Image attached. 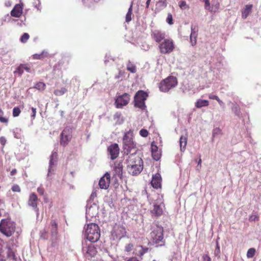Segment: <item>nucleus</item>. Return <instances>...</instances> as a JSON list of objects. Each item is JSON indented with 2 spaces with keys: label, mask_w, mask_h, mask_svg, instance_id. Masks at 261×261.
Segmentation results:
<instances>
[{
  "label": "nucleus",
  "mask_w": 261,
  "mask_h": 261,
  "mask_svg": "<svg viewBox=\"0 0 261 261\" xmlns=\"http://www.w3.org/2000/svg\"><path fill=\"white\" fill-rule=\"evenodd\" d=\"M126 163L128 172L133 176L139 174L143 170V162L142 158L137 154L136 150L129 155Z\"/></svg>",
  "instance_id": "nucleus-1"
},
{
  "label": "nucleus",
  "mask_w": 261,
  "mask_h": 261,
  "mask_svg": "<svg viewBox=\"0 0 261 261\" xmlns=\"http://www.w3.org/2000/svg\"><path fill=\"white\" fill-rule=\"evenodd\" d=\"M177 83L176 77L169 76L161 82L159 85V89L162 92H167L169 90L176 86Z\"/></svg>",
  "instance_id": "nucleus-2"
},
{
  "label": "nucleus",
  "mask_w": 261,
  "mask_h": 261,
  "mask_svg": "<svg viewBox=\"0 0 261 261\" xmlns=\"http://www.w3.org/2000/svg\"><path fill=\"white\" fill-rule=\"evenodd\" d=\"M148 93L143 90L138 91L134 96V106L142 110L146 109L145 101L148 97Z\"/></svg>",
  "instance_id": "nucleus-3"
},
{
  "label": "nucleus",
  "mask_w": 261,
  "mask_h": 261,
  "mask_svg": "<svg viewBox=\"0 0 261 261\" xmlns=\"http://www.w3.org/2000/svg\"><path fill=\"white\" fill-rule=\"evenodd\" d=\"M123 150L125 154L130 153L133 149L136 148V143L133 139L132 133L128 132L125 134L123 138Z\"/></svg>",
  "instance_id": "nucleus-4"
},
{
  "label": "nucleus",
  "mask_w": 261,
  "mask_h": 261,
  "mask_svg": "<svg viewBox=\"0 0 261 261\" xmlns=\"http://www.w3.org/2000/svg\"><path fill=\"white\" fill-rule=\"evenodd\" d=\"M150 237L153 243L158 244V246L165 245V241L164 240L163 229H153L150 233Z\"/></svg>",
  "instance_id": "nucleus-5"
},
{
  "label": "nucleus",
  "mask_w": 261,
  "mask_h": 261,
  "mask_svg": "<svg viewBox=\"0 0 261 261\" xmlns=\"http://www.w3.org/2000/svg\"><path fill=\"white\" fill-rule=\"evenodd\" d=\"M159 48L161 53L163 54H167L171 53L174 48V45L172 40L164 39V41L160 44Z\"/></svg>",
  "instance_id": "nucleus-6"
},
{
  "label": "nucleus",
  "mask_w": 261,
  "mask_h": 261,
  "mask_svg": "<svg viewBox=\"0 0 261 261\" xmlns=\"http://www.w3.org/2000/svg\"><path fill=\"white\" fill-rule=\"evenodd\" d=\"M72 138V130L70 127L66 126L60 134V145L65 147Z\"/></svg>",
  "instance_id": "nucleus-7"
},
{
  "label": "nucleus",
  "mask_w": 261,
  "mask_h": 261,
  "mask_svg": "<svg viewBox=\"0 0 261 261\" xmlns=\"http://www.w3.org/2000/svg\"><path fill=\"white\" fill-rule=\"evenodd\" d=\"M58 160V154L56 152L53 151L50 156L49 167L48 169L47 177H49L54 173L55 170V167Z\"/></svg>",
  "instance_id": "nucleus-8"
},
{
  "label": "nucleus",
  "mask_w": 261,
  "mask_h": 261,
  "mask_svg": "<svg viewBox=\"0 0 261 261\" xmlns=\"http://www.w3.org/2000/svg\"><path fill=\"white\" fill-rule=\"evenodd\" d=\"M130 100V96L128 94L125 93L117 97L115 100V104L116 108H121L123 106H126Z\"/></svg>",
  "instance_id": "nucleus-9"
},
{
  "label": "nucleus",
  "mask_w": 261,
  "mask_h": 261,
  "mask_svg": "<svg viewBox=\"0 0 261 261\" xmlns=\"http://www.w3.org/2000/svg\"><path fill=\"white\" fill-rule=\"evenodd\" d=\"M87 239L91 242H97L100 238V229H86Z\"/></svg>",
  "instance_id": "nucleus-10"
},
{
  "label": "nucleus",
  "mask_w": 261,
  "mask_h": 261,
  "mask_svg": "<svg viewBox=\"0 0 261 261\" xmlns=\"http://www.w3.org/2000/svg\"><path fill=\"white\" fill-rule=\"evenodd\" d=\"M107 150L112 160H114L118 157L119 153V147L117 143L110 145Z\"/></svg>",
  "instance_id": "nucleus-11"
},
{
  "label": "nucleus",
  "mask_w": 261,
  "mask_h": 261,
  "mask_svg": "<svg viewBox=\"0 0 261 261\" xmlns=\"http://www.w3.org/2000/svg\"><path fill=\"white\" fill-rule=\"evenodd\" d=\"M83 252L86 258L94 257L97 253L96 248L92 244L84 246Z\"/></svg>",
  "instance_id": "nucleus-12"
},
{
  "label": "nucleus",
  "mask_w": 261,
  "mask_h": 261,
  "mask_svg": "<svg viewBox=\"0 0 261 261\" xmlns=\"http://www.w3.org/2000/svg\"><path fill=\"white\" fill-rule=\"evenodd\" d=\"M110 183V174L106 172L104 176L100 178L99 181V186L101 189H107Z\"/></svg>",
  "instance_id": "nucleus-13"
},
{
  "label": "nucleus",
  "mask_w": 261,
  "mask_h": 261,
  "mask_svg": "<svg viewBox=\"0 0 261 261\" xmlns=\"http://www.w3.org/2000/svg\"><path fill=\"white\" fill-rule=\"evenodd\" d=\"M86 214L91 217H95L98 214V206L93 203L92 204L87 203L86 205Z\"/></svg>",
  "instance_id": "nucleus-14"
},
{
  "label": "nucleus",
  "mask_w": 261,
  "mask_h": 261,
  "mask_svg": "<svg viewBox=\"0 0 261 261\" xmlns=\"http://www.w3.org/2000/svg\"><path fill=\"white\" fill-rule=\"evenodd\" d=\"M151 36L154 40L158 43H159L162 40H164V39H165V34L159 30H154L152 31Z\"/></svg>",
  "instance_id": "nucleus-15"
},
{
  "label": "nucleus",
  "mask_w": 261,
  "mask_h": 261,
  "mask_svg": "<svg viewBox=\"0 0 261 261\" xmlns=\"http://www.w3.org/2000/svg\"><path fill=\"white\" fill-rule=\"evenodd\" d=\"M162 177L160 173H157L152 176L151 181V186L155 189H158L161 187Z\"/></svg>",
  "instance_id": "nucleus-16"
},
{
  "label": "nucleus",
  "mask_w": 261,
  "mask_h": 261,
  "mask_svg": "<svg viewBox=\"0 0 261 261\" xmlns=\"http://www.w3.org/2000/svg\"><path fill=\"white\" fill-rule=\"evenodd\" d=\"M15 224L10 219H2L0 223V228H14Z\"/></svg>",
  "instance_id": "nucleus-17"
},
{
  "label": "nucleus",
  "mask_w": 261,
  "mask_h": 261,
  "mask_svg": "<svg viewBox=\"0 0 261 261\" xmlns=\"http://www.w3.org/2000/svg\"><path fill=\"white\" fill-rule=\"evenodd\" d=\"M37 200L38 197L37 195L35 193H33L30 195L28 201L29 205L33 207L37 212H38V208H37Z\"/></svg>",
  "instance_id": "nucleus-18"
},
{
  "label": "nucleus",
  "mask_w": 261,
  "mask_h": 261,
  "mask_svg": "<svg viewBox=\"0 0 261 261\" xmlns=\"http://www.w3.org/2000/svg\"><path fill=\"white\" fill-rule=\"evenodd\" d=\"M151 150L153 159L155 161L159 160L161 156V153L160 151L158 150V147L156 145H153L152 143L151 145Z\"/></svg>",
  "instance_id": "nucleus-19"
},
{
  "label": "nucleus",
  "mask_w": 261,
  "mask_h": 261,
  "mask_svg": "<svg viewBox=\"0 0 261 261\" xmlns=\"http://www.w3.org/2000/svg\"><path fill=\"white\" fill-rule=\"evenodd\" d=\"M124 230L125 229H113L111 232L113 239L120 240L123 237L126 235V232Z\"/></svg>",
  "instance_id": "nucleus-20"
},
{
  "label": "nucleus",
  "mask_w": 261,
  "mask_h": 261,
  "mask_svg": "<svg viewBox=\"0 0 261 261\" xmlns=\"http://www.w3.org/2000/svg\"><path fill=\"white\" fill-rule=\"evenodd\" d=\"M22 13V8L21 6L17 4L11 11V15L13 17H19Z\"/></svg>",
  "instance_id": "nucleus-21"
},
{
  "label": "nucleus",
  "mask_w": 261,
  "mask_h": 261,
  "mask_svg": "<svg viewBox=\"0 0 261 261\" xmlns=\"http://www.w3.org/2000/svg\"><path fill=\"white\" fill-rule=\"evenodd\" d=\"M24 70L28 72H31L30 67L28 64H21L16 68L14 73H18L19 75H21Z\"/></svg>",
  "instance_id": "nucleus-22"
},
{
  "label": "nucleus",
  "mask_w": 261,
  "mask_h": 261,
  "mask_svg": "<svg viewBox=\"0 0 261 261\" xmlns=\"http://www.w3.org/2000/svg\"><path fill=\"white\" fill-rule=\"evenodd\" d=\"M114 171L115 173V175H117L121 179L122 178L123 165L122 162L115 163Z\"/></svg>",
  "instance_id": "nucleus-23"
},
{
  "label": "nucleus",
  "mask_w": 261,
  "mask_h": 261,
  "mask_svg": "<svg viewBox=\"0 0 261 261\" xmlns=\"http://www.w3.org/2000/svg\"><path fill=\"white\" fill-rule=\"evenodd\" d=\"M151 213L153 215L160 216L163 214V210L159 204L154 203L153 208L151 211Z\"/></svg>",
  "instance_id": "nucleus-24"
},
{
  "label": "nucleus",
  "mask_w": 261,
  "mask_h": 261,
  "mask_svg": "<svg viewBox=\"0 0 261 261\" xmlns=\"http://www.w3.org/2000/svg\"><path fill=\"white\" fill-rule=\"evenodd\" d=\"M253 5L252 4L245 6L244 9L242 12V16L244 19L246 18L251 13Z\"/></svg>",
  "instance_id": "nucleus-25"
},
{
  "label": "nucleus",
  "mask_w": 261,
  "mask_h": 261,
  "mask_svg": "<svg viewBox=\"0 0 261 261\" xmlns=\"http://www.w3.org/2000/svg\"><path fill=\"white\" fill-rule=\"evenodd\" d=\"M231 109L232 111L234 113V114L236 116H237L239 118L241 117L242 113L241 112L240 108L236 103H233L232 104Z\"/></svg>",
  "instance_id": "nucleus-26"
},
{
  "label": "nucleus",
  "mask_w": 261,
  "mask_h": 261,
  "mask_svg": "<svg viewBox=\"0 0 261 261\" xmlns=\"http://www.w3.org/2000/svg\"><path fill=\"white\" fill-rule=\"evenodd\" d=\"M209 105V102L207 100H202L200 99H199L197 100L195 106L197 108H201L203 107H206L208 106Z\"/></svg>",
  "instance_id": "nucleus-27"
},
{
  "label": "nucleus",
  "mask_w": 261,
  "mask_h": 261,
  "mask_svg": "<svg viewBox=\"0 0 261 261\" xmlns=\"http://www.w3.org/2000/svg\"><path fill=\"white\" fill-rule=\"evenodd\" d=\"M187 143V138L186 137L181 136L179 140V144L180 150L184 151L185 149Z\"/></svg>",
  "instance_id": "nucleus-28"
},
{
  "label": "nucleus",
  "mask_w": 261,
  "mask_h": 261,
  "mask_svg": "<svg viewBox=\"0 0 261 261\" xmlns=\"http://www.w3.org/2000/svg\"><path fill=\"white\" fill-rule=\"evenodd\" d=\"M133 2H132L130 7L125 16V21L126 22H129L132 20V14L133 12Z\"/></svg>",
  "instance_id": "nucleus-29"
},
{
  "label": "nucleus",
  "mask_w": 261,
  "mask_h": 261,
  "mask_svg": "<svg viewBox=\"0 0 261 261\" xmlns=\"http://www.w3.org/2000/svg\"><path fill=\"white\" fill-rule=\"evenodd\" d=\"M220 4L218 0H213L212 1V7L210 11L216 12L219 9Z\"/></svg>",
  "instance_id": "nucleus-30"
},
{
  "label": "nucleus",
  "mask_w": 261,
  "mask_h": 261,
  "mask_svg": "<svg viewBox=\"0 0 261 261\" xmlns=\"http://www.w3.org/2000/svg\"><path fill=\"white\" fill-rule=\"evenodd\" d=\"M126 69L128 71L132 73H135L136 72V67L130 61H128L126 65Z\"/></svg>",
  "instance_id": "nucleus-31"
},
{
  "label": "nucleus",
  "mask_w": 261,
  "mask_h": 261,
  "mask_svg": "<svg viewBox=\"0 0 261 261\" xmlns=\"http://www.w3.org/2000/svg\"><path fill=\"white\" fill-rule=\"evenodd\" d=\"M191 35H190V38L193 37V38L197 39V35H198L197 27L192 24L191 26Z\"/></svg>",
  "instance_id": "nucleus-32"
},
{
  "label": "nucleus",
  "mask_w": 261,
  "mask_h": 261,
  "mask_svg": "<svg viewBox=\"0 0 261 261\" xmlns=\"http://www.w3.org/2000/svg\"><path fill=\"white\" fill-rule=\"evenodd\" d=\"M67 92V89L65 87H62L60 89H57L54 91V94L56 96H61Z\"/></svg>",
  "instance_id": "nucleus-33"
},
{
  "label": "nucleus",
  "mask_w": 261,
  "mask_h": 261,
  "mask_svg": "<svg viewBox=\"0 0 261 261\" xmlns=\"http://www.w3.org/2000/svg\"><path fill=\"white\" fill-rule=\"evenodd\" d=\"M14 229H0V231L7 237H10L14 232Z\"/></svg>",
  "instance_id": "nucleus-34"
},
{
  "label": "nucleus",
  "mask_w": 261,
  "mask_h": 261,
  "mask_svg": "<svg viewBox=\"0 0 261 261\" xmlns=\"http://www.w3.org/2000/svg\"><path fill=\"white\" fill-rule=\"evenodd\" d=\"M21 130L20 128H16L14 129L13 131L14 137L17 139L21 138Z\"/></svg>",
  "instance_id": "nucleus-35"
},
{
  "label": "nucleus",
  "mask_w": 261,
  "mask_h": 261,
  "mask_svg": "<svg viewBox=\"0 0 261 261\" xmlns=\"http://www.w3.org/2000/svg\"><path fill=\"white\" fill-rule=\"evenodd\" d=\"M178 6L182 10H188L189 9V6L187 4L186 2L184 1H181L178 3Z\"/></svg>",
  "instance_id": "nucleus-36"
},
{
  "label": "nucleus",
  "mask_w": 261,
  "mask_h": 261,
  "mask_svg": "<svg viewBox=\"0 0 261 261\" xmlns=\"http://www.w3.org/2000/svg\"><path fill=\"white\" fill-rule=\"evenodd\" d=\"M156 6L160 9H163L167 6L166 0H160L157 2Z\"/></svg>",
  "instance_id": "nucleus-37"
},
{
  "label": "nucleus",
  "mask_w": 261,
  "mask_h": 261,
  "mask_svg": "<svg viewBox=\"0 0 261 261\" xmlns=\"http://www.w3.org/2000/svg\"><path fill=\"white\" fill-rule=\"evenodd\" d=\"M259 220V216L256 213H253L252 214L249 216V221L250 222L257 221Z\"/></svg>",
  "instance_id": "nucleus-38"
},
{
  "label": "nucleus",
  "mask_w": 261,
  "mask_h": 261,
  "mask_svg": "<svg viewBox=\"0 0 261 261\" xmlns=\"http://www.w3.org/2000/svg\"><path fill=\"white\" fill-rule=\"evenodd\" d=\"M255 253V249L253 248H251L248 249L247 252V256L248 258L253 257Z\"/></svg>",
  "instance_id": "nucleus-39"
},
{
  "label": "nucleus",
  "mask_w": 261,
  "mask_h": 261,
  "mask_svg": "<svg viewBox=\"0 0 261 261\" xmlns=\"http://www.w3.org/2000/svg\"><path fill=\"white\" fill-rule=\"evenodd\" d=\"M45 87V84L43 82H38L37 83L34 88L39 90H44Z\"/></svg>",
  "instance_id": "nucleus-40"
},
{
  "label": "nucleus",
  "mask_w": 261,
  "mask_h": 261,
  "mask_svg": "<svg viewBox=\"0 0 261 261\" xmlns=\"http://www.w3.org/2000/svg\"><path fill=\"white\" fill-rule=\"evenodd\" d=\"M4 244V241L0 239V260H3L5 258V256L2 254L3 252V248Z\"/></svg>",
  "instance_id": "nucleus-41"
},
{
  "label": "nucleus",
  "mask_w": 261,
  "mask_h": 261,
  "mask_svg": "<svg viewBox=\"0 0 261 261\" xmlns=\"http://www.w3.org/2000/svg\"><path fill=\"white\" fill-rule=\"evenodd\" d=\"M30 36L28 33H24L20 38V41L22 43H25L29 39Z\"/></svg>",
  "instance_id": "nucleus-42"
},
{
  "label": "nucleus",
  "mask_w": 261,
  "mask_h": 261,
  "mask_svg": "<svg viewBox=\"0 0 261 261\" xmlns=\"http://www.w3.org/2000/svg\"><path fill=\"white\" fill-rule=\"evenodd\" d=\"M84 228H99L98 225L95 223H91L85 225Z\"/></svg>",
  "instance_id": "nucleus-43"
},
{
  "label": "nucleus",
  "mask_w": 261,
  "mask_h": 261,
  "mask_svg": "<svg viewBox=\"0 0 261 261\" xmlns=\"http://www.w3.org/2000/svg\"><path fill=\"white\" fill-rule=\"evenodd\" d=\"M21 112L20 109L19 107H14L13 109V117H17L19 115Z\"/></svg>",
  "instance_id": "nucleus-44"
},
{
  "label": "nucleus",
  "mask_w": 261,
  "mask_h": 261,
  "mask_svg": "<svg viewBox=\"0 0 261 261\" xmlns=\"http://www.w3.org/2000/svg\"><path fill=\"white\" fill-rule=\"evenodd\" d=\"M221 133V130L219 127L214 128L213 130V137H216Z\"/></svg>",
  "instance_id": "nucleus-45"
},
{
  "label": "nucleus",
  "mask_w": 261,
  "mask_h": 261,
  "mask_svg": "<svg viewBox=\"0 0 261 261\" xmlns=\"http://www.w3.org/2000/svg\"><path fill=\"white\" fill-rule=\"evenodd\" d=\"M134 248V245L133 243H128L125 246L124 251L126 252H130Z\"/></svg>",
  "instance_id": "nucleus-46"
},
{
  "label": "nucleus",
  "mask_w": 261,
  "mask_h": 261,
  "mask_svg": "<svg viewBox=\"0 0 261 261\" xmlns=\"http://www.w3.org/2000/svg\"><path fill=\"white\" fill-rule=\"evenodd\" d=\"M96 197V193L95 192H92L89 199L87 201V203L91 204L92 202H93L94 199Z\"/></svg>",
  "instance_id": "nucleus-47"
},
{
  "label": "nucleus",
  "mask_w": 261,
  "mask_h": 261,
  "mask_svg": "<svg viewBox=\"0 0 261 261\" xmlns=\"http://www.w3.org/2000/svg\"><path fill=\"white\" fill-rule=\"evenodd\" d=\"M139 134L142 137H146L148 135V132L145 129H141L140 130Z\"/></svg>",
  "instance_id": "nucleus-48"
},
{
  "label": "nucleus",
  "mask_w": 261,
  "mask_h": 261,
  "mask_svg": "<svg viewBox=\"0 0 261 261\" xmlns=\"http://www.w3.org/2000/svg\"><path fill=\"white\" fill-rule=\"evenodd\" d=\"M166 21L169 24H172L173 23L172 16L170 13L168 14Z\"/></svg>",
  "instance_id": "nucleus-49"
},
{
  "label": "nucleus",
  "mask_w": 261,
  "mask_h": 261,
  "mask_svg": "<svg viewBox=\"0 0 261 261\" xmlns=\"http://www.w3.org/2000/svg\"><path fill=\"white\" fill-rule=\"evenodd\" d=\"M11 189L13 192H20L21 191L19 186L17 184L14 185Z\"/></svg>",
  "instance_id": "nucleus-50"
},
{
  "label": "nucleus",
  "mask_w": 261,
  "mask_h": 261,
  "mask_svg": "<svg viewBox=\"0 0 261 261\" xmlns=\"http://www.w3.org/2000/svg\"><path fill=\"white\" fill-rule=\"evenodd\" d=\"M200 261H212L211 257L207 254H203Z\"/></svg>",
  "instance_id": "nucleus-51"
},
{
  "label": "nucleus",
  "mask_w": 261,
  "mask_h": 261,
  "mask_svg": "<svg viewBox=\"0 0 261 261\" xmlns=\"http://www.w3.org/2000/svg\"><path fill=\"white\" fill-rule=\"evenodd\" d=\"M141 251H140V254L141 256L143 255L145 253L147 252L148 250V248L147 247H143L142 246H141Z\"/></svg>",
  "instance_id": "nucleus-52"
},
{
  "label": "nucleus",
  "mask_w": 261,
  "mask_h": 261,
  "mask_svg": "<svg viewBox=\"0 0 261 261\" xmlns=\"http://www.w3.org/2000/svg\"><path fill=\"white\" fill-rule=\"evenodd\" d=\"M7 143V139L5 137H0V144L4 147Z\"/></svg>",
  "instance_id": "nucleus-53"
},
{
  "label": "nucleus",
  "mask_w": 261,
  "mask_h": 261,
  "mask_svg": "<svg viewBox=\"0 0 261 261\" xmlns=\"http://www.w3.org/2000/svg\"><path fill=\"white\" fill-rule=\"evenodd\" d=\"M43 58V53L42 54H34L33 55V59H36V60H38V59H41Z\"/></svg>",
  "instance_id": "nucleus-54"
},
{
  "label": "nucleus",
  "mask_w": 261,
  "mask_h": 261,
  "mask_svg": "<svg viewBox=\"0 0 261 261\" xmlns=\"http://www.w3.org/2000/svg\"><path fill=\"white\" fill-rule=\"evenodd\" d=\"M205 8L206 9H207L208 10H210L211 6H210V3L208 0H205Z\"/></svg>",
  "instance_id": "nucleus-55"
},
{
  "label": "nucleus",
  "mask_w": 261,
  "mask_h": 261,
  "mask_svg": "<svg viewBox=\"0 0 261 261\" xmlns=\"http://www.w3.org/2000/svg\"><path fill=\"white\" fill-rule=\"evenodd\" d=\"M0 122L7 124L8 122V119L2 116H0Z\"/></svg>",
  "instance_id": "nucleus-56"
},
{
  "label": "nucleus",
  "mask_w": 261,
  "mask_h": 261,
  "mask_svg": "<svg viewBox=\"0 0 261 261\" xmlns=\"http://www.w3.org/2000/svg\"><path fill=\"white\" fill-rule=\"evenodd\" d=\"M32 111V114L31 115V117L33 119H35L36 114V109L35 108L32 107L31 108Z\"/></svg>",
  "instance_id": "nucleus-57"
},
{
  "label": "nucleus",
  "mask_w": 261,
  "mask_h": 261,
  "mask_svg": "<svg viewBox=\"0 0 261 261\" xmlns=\"http://www.w3.org/2000/svg\"><path fill=\"white\" fill-rule=\"evenodd\" d=\"M190 42L192 46H194L196 44L197 39L193 37L190 38Z\"/></svg>",
  "instance_id": "nucleus-58"
},
{
  "label": "nucleus",
  "mask_w": 261,
  "mask_h": 261,
  "mask_svg": "<svg viewBox=\"0 0 261 261\" xmlns=\"http://www.w3.org/2000/svg\"><path fill=\"white\" fill-rule=\"evenodd\" d=\"M208 97L210 99H215L217 101V99H218L219 98L218 97V96H217V95H213L212 94H210L209 95H208Z\"/></svg>",
  "instance_id": "nucleus-59"
},
{
  "label": "nucleus",
  "mask_w": 261,
  "mask_h": 261,
  "mask_svg": "<svg viewBox=\"0 0 261 261\" xmlns=\"http://www.w3.org/2000/svg\"><path fill=\"white\" fill-rule=\"evenodd\" d=\"M217 101L218 102V103L220 105V107H221L224 109L225 108V104H224V103L220 98L217 99Z\"/></svg>",
  "instance_id": "nucleus-60"
},
{
  "label": "nucleus",
  "mask_w": 261,
  "mask_h": 261,
  "mask_svg": "<svg viewBox=\"0 0 261 261\" xmlns=\"http://www.w3.org/2000/svg\"><path fill=\"white\" fill-rule=\"evenodd\" d=\"M50 224L53 227L57 228L58 227L57 223L55 220H52Z\"/></svg>",
  "instance_id": "nucleus-61"
},
{
  "label": "nucleus",
  "mask_w": 261,
  "mask_h": 261,
  "mask_svg": "<svg viewBox=\"0 0 261 261\" xmlns=\"http://www.w3.org/2000/svg\"><path fill=\"white\" fill-rule=\"evenodd\" d=\"M121 116V114L119 112H117L115 114V115H114V118L115 119H119L120 117Z\"/></svg>",
  "instance_id": "nucleus-62"
},
{
  "label": "nucleus",
  "mask_w": 261,
  "mask_h": 261,
  "mask_svg": "<svg viewBox=\"0 0 261 261\" xmlns=\"http://www.w3.org/2000/svg\"><path fill=\"white\" fill-rule=\"evenodd\" d=\"M8 250H9V252H8V256L9 257L15 256L14 253L11 251V249H10V247L8 248Z\"/></svg>",
  "instance_id": "nucleus-63"
},
{
  "label": "nucleus",
  "mask_w": 261,
  "mask_h": 261,
  "mask_svg": "<svg viewBox=\"0 0 261 261\" xmlns=\"http://www.w3.org/2000/svg\"><path fill=\"white\" fill-rule=\"evenodd\" d=\"M37 191L41 195H43L44 194V190L42 188H38L37 189Z\"/></svg>",
  "instance_id": "nucleus-64"
}]
</instances>
